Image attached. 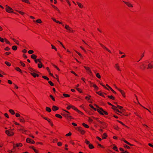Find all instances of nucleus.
Wrapping results in <instances>:
<instances>
[{"label":"nucleus","mask_w":153,"mask_h":153,"mask_svg":"<svg viewBox=\"0 0 153 153\" xmlns=\"http://www.w3.org/2000/svg\"><path fill=\"white\" fill-rule=\"evenodd\" d=\"M31 140L29 138H27L26 140V141L27 143H30Z\"/></svg>","instance_id":"obj_27"},{"label":"nucleus","mask_w":153,"mask_h":153,"mask_svg":"<svg viewBox=\"0 0 153 153\" xmlns=\"http://www.w3.org/2000/svg\"><path fill=\"white\" fill-rule=\"evenodd\" d=\"M89 148L90 149H93V148H94V146L91 144H89Z\"/></svg>","instance_id":"obj_26"},{"label":"nucleus","mask_w":153,"mask_h":153,"mask_svg":"<svg viewBox=\"0 0 153 153\" xmlns=\"http://www.w3.org/2000/svg\"><path fill=\"white\" fill-rule=\"evenodd\" d=\"M68 30L70 32H73V30H71V28L70 27H69V28Z\"/></svg>","instance_id":"obj_62"},{"label":"nucleus","mask_w":153,"mask_h":153,"mask_svg":"<svg viewBox=\"0 0 153 153\" xmlns=\"http://www.w3.org/2000/svg\"><path fill=\"white\" fill-rule=\"evenodd\" d=\"M28 69H29V70L31 72H32L33 71L36 72H36V71H35L33 69V68H32L30 67H29L28 68Z\"/></svg>","instance_id":"obj_22"},{"label":"nucleus","mask_w":153,"mask_h":153,"mask_svg":"<svg viewBox=\"0 0 153 153\" xmlns=\"http://www.w3.org/2000/svg\"><path fill=\"white\" fill-rule=\"evenodd\" d=\"M82 125L84 126L86 128H88L89 127V126L87 124H85V123H83Z\"/></svg>","instance_id":"obj_31"},{"label":"nucleus","mask_w":153,"mask_h":153,"mask_svg":"<svg viewBox=\"0 0 153 153\" xmlns=\"http://www.w3.org/2000/svg\"><path fill=\"white\" fill-rule=\"evenodd\" d=\"M51 19L54 21L55 22H56L57 23H59V24H62V23L61 22H60L56 20L54 18H52Z\"/></svg>","instance_id":"obj_14"},{"label":"nucleus","mask_w":153,"mask_h":153,"mask_svg":"<svg viewBox=\"0 0 153 153\" xmlns=\"http://www.w3.org/2000/svg\"><path fill=\"white\" fill-rule=\"evenodd\" d=\"M123 141L124 142H125L126 143H127V144H130V143H128V142L126 141V140H123Z\"/></svg>","instance_id":"obj_56"},{"label":"nucleus","mask_w":153,"mask_h":153,"mask_svg":"<svg viewBox=\"0 0 153 153\" xmlns=\"http://www.w3.org/2000/svg\"><path fill=\"white\" fill-rule=\"evenodd\" d=\"M46 110L47 111L49 112H51V108L48 107H46Z\"/></svg>","instance_id":"obj_13"},{"label":"nucleus","mask_w":153,"mask_h":153,"mask_svg":"<svg viewBox=\"0 0 153 153\" xmlns=\"http://www.w3.org/2000/svg\"><path fill=\"white\" fill-rule=\"evenodd\" d=\"M12 48L13 50L16 51L17 49V47L15 45L13 46H12Z\"/></svg>","instance_id":"obj_21"},{"label":"nucleus","mask_w":153,"mask_h":153,"mask_svg":"<svg viewBox=\"0 0 153 153\" xmlns=\"http://www.w3.org/2000/svg\"><path fill=\"white\" fill-rule=\"evenodd\" d=\"M48 83L50 84V85H51V86H53L54 84L51 81H49Z\"/></svg>","instance_id":"obj_42"},{"label":"nucleus","mask_w":153,"mask_h":153,"mask_svg":"<svg viewBox=\"0 0 153 153\" xmlns=\"http://www.w3.org/2000/svg\"><path fill=\"white\" fill-rule=\"evenodd\" d=\"M91 86L95 88H97V86L94 84L91 83Z\"/></svg>","instance_id":"obj_36"},{"label":"nucleus","mask_w":153,"mask_h":153,"mask_svg":"<svg viewBox=\"0 0 153 153\" xmlns=\"http://www.w3.org/2000/svg\"><path fill=\"white\" fill-rule=\"evenodd\" d=\"M5 133L8 135L10 136H12L14 134L13 129H10L9 130H6Z\"/></svg>","instance_id":"obj_1"},{"label":"nucleus","mask_w":153,"mask_h":153,"mask_svg":"<svg viewBox=\"0 0 153 153\" xmlns=\"http://www.w3.org/2000/svg\"><path fill=\"white\" fill-rule=\"evenodd\" d=\"M52 6L53 7V8H54L55 9H56V10H57L59 12V10L56 7V6H54V5H52Z\"/></svg>","instance_id":"obj_40"},{"label":"nucleus","mask_w":153,"mask_h":153,"mask_svg":"<svg viewBox=\"0 0 153 153\" xmlns=\"http://www.w3.org/2000/svg\"><path fill=\"white\" fill-rule=\"evenodd\" d=\"M69 27L68 25H65V28L66 29L68 30Z\"/></svg>","instance_id":"obj_58"},{"label":"nucleus","mask_w":153,"mask_h":153,"mask_svg":"<svg viewBox=\"0 0 153 153\" xmlns=\"http://www.w3.org/2000/svg\"><path fill=\"white\" fill-rule=\"evenodd\" d=\"M16 146L18 147H21V146H22V144L21 143H19V144H16Z\"/></svg>","instance_id":"obj_45"},{"label":"nucleus","mask_w":153,"mask_h":153,"mask_svg":"<svg viewBox=\"0 0 153 153\" xmlns=\"http://www.w3.org/2000/svg\"><path fill=\"white\" fill-rule=\"evenodd\" d=\"M85 143L87 144H90L89 143V142L87 140H85Z\"/></svg>","instance_id":"obj_52"},{"label":"nucleus","mask_w":153,"mask_h":153,"mask_svg":"<svg viewBox=\"0 0 153 153\" xmlns=\"http://www.w3.org/2000/svg\"><path fill=\"white\" fill-rule=\"evenodd\" d=\"M30 148L32 149H33L34 151V152L36 153H37V152H38V151L37 150H36V149H34L33 148V146H31L30 147Z\"/></svg>","instance_id":"obj_33"},{"label":"nucleus","mask_w":153,"mask_h":153,"mask_svg":"<svg viewBox=\"0 0 153 153\" xmlns=\"http://www.w3.org/2000/svg\"><path fill=\"white\" fill-rule=\"evenodd\" d=\"M96 75L98 78L100 79L101 78V76L99 73H96Z\"/></svg>","instance_id":"obj_30"},{"label":"nucleus","mask_w":153,"mask_h":153,"mask_svg":"<svg viewBox=\"0 0 153 153\" xmlns=\"http://www.w3.org/2000/svg\"><path fill=\"white\" fill-rule=\"evenodd\" d=\"M30 74L34 77H35L36 76V74L34 72H31Z\"/></svg>","instance_id":"obj_28"},{"label":"nucleus","mask_w":153,"mask_h":153,"mask_svg":"<svg viewBox=\"0 0 153 153\" xmlns=\"http://www.w3.org/2000/svg\"><path fill=\"white\" fill-rule=\"evenodd\" d=\"M16 117H20V114L17 113L16 114Z\"/></svg>","instance_id":"obj_61"},{"label":"nucleus","mask_w":153,"mask_h":153,"mask_svg":"<svg viewBox=\"0 0 153 153\" xmlns=\"http://www.w3.org/2000/svg\"><path fill=\"white\" fill-rule=\"evenodd\" d=\"M100 45L103 48L105 49L107 51L111 53V52L109 50H108L107 48H106L105 46H104L103 45L101 44H100Z\"/></svg>","instance_id":"obj_7"},{"label":"nucleus","mask_w":153,"mask_h":153,"mask_svg":"<svg viewBox=\"0 0 153 153\" xmlns=\"http://www.w3.org/2000/svg\"><path fill=\"white\" fill-rule=\"evenodd\" d=\"M52 109L53 111H55L58 110L59 109V108L56 106L55 105H53L52 107Z\"/></svg>","instance_id":"obj_9"},{"label":"nucleus","mask_w":153,"mask_h":153,"mask_svg":"<svg viewBox=\"0 0 153 153\" xmlns=\"http://www.w3.org/2000/svg\"><path fill=\"white\" fill-rule=\"evenodd\" d=\"M38 67L39 68H41L42 67V63H38Z\"/></svg>","instance_id":"obj_24"},{"label":"nucleus","mask_w":153,"mask_h":153,"mask_svg":"<svg viewBox=\"0 0 153 153\" xmlns=\"http://www.w3.org/2000/svg\"><path fill=\"white\" fill-rule=\"evenodd\" d=\"M114 108L113 107L112 108L116 112H118L119 113H120V112L119 111L118 109H117L116 108V107H114Z\"/></svg>","instance_id":"obj_18"},{"label":"nucleus","mask_w":153,"mask_h":153,"mask_svg":"<svg viewBox=\"0 0 153 153\" xmlns=\"http://www.w3.org/2000/svg\"><path fill=\"white\" fill-rule=\"evenodd\" d=\"M4 116L7 118H9V116L7 113H5L4 114Z\"/></svg>","instance_id":"obj_60"},{"label":"nucleus","mask_w":153,"mask_h":153,"mask_svg":"<svg viewBox=\"0 0 153 153\" xmlns=\"http://www.w3.org/2000/svg\"><path fill=\"white\" fill-rule=\"evenodd\" d=\"M96 93L100 96H102V93H101L100 92V91L97 92Z\"/></svg>","instance_id":"obj_46"},{"label":"nucleus","mask_w":153,"mask_h":153,"mask_svg":"<svg viewBox=\"0 0 153 153\" xmlns=\"http://www.w3.org/2000/svg\"><path fill=\"white\" fill-rule=\"evenodd\" d=\"M69 27L68 25H65V28L66 29L68 30Z\"/></svg>","instance_id":"obj_57"},{"label":"nucleus","mask_w":153,"mask_h":153,"mask_svg":"<svg viewBox=\"0 0 153 153\" xmlns=\"http://www.w3.org/2000/svg\"><path fill=\"white\" fill-rule=\"evenodd\" d=\"M55 116L56 117L60 118H62V117L61 116L58 114H56Z\"/></svg>","instance_id":"obj_23"},{"label":"nucleus","mask_w":153,"mask_h":153,"mask_svg":"<svg viewBox=\"0 0 153 153\" xmlns=\"http://www.w3.org/2000/svg\"><path fill=\"white\" fill-rule=\"evenodd\" d=\"M65 111L67 113H68V114H66V115H67V117H68L71 118V117L70 116V115H69V114H69V113L68 111H65Z\"/></svg>","instance_id":"obj_34"},{"label":"nucleus","mask_w":153,"mask_h":153,"mask_svg":"<svg viewBox=\"0 0 153 153\" xmlns=\"http://www.w3.org/2000/svg\"><path fill=\"white\" fill-rule=\"evenodd\" d=\"M84 67L85 69L87 71L88 73L89 74H90L91 75L92 74V72L91 71L90 69V68L88 67L85 66H84Z\"/></svg>","instance_id":"obj_4"},{"label":"nucleus","mask_w":153,"mask_h":153,"mask_svg":"<svg viewBox=\"0 0 153 153\" xmlns=\"http://www.w3.org/2000/svg\"><path fill=\"white\" fill-rule=\"evenodd\" d=\"M9 112L13 115L14 114H15V112L12 109H10L9 110Z\"/></svg>","instance_id":"obj_16"},{"label":"nucleus","mask_w":153,"mask_h":153,"mask_svg":"<svg viewBox=\"0 0 153 153\" xmlns=\"http://www.w3.org/2000/svg\"><path fill=\"white\" fill-rule=\"evenodd\" d=\"M6 10L7 12L8 13H13V9L11 7L7 5H6Z\"/></svg>","instance_id":"obj_2"},{"label":"nucleus","mask_w":153,"mask_h":153,"mask_svg":"<svg viewBox=\"0 0 153 153\" xmlns=\"http://www.w3.org/2000/svg\"><path fill=\"white\" fill-rule=\"evenodd\" d=\"M75 88L78 91L80 92V93H82V91H80V89L79 88Z\"/></svg>","instance_id":"obj_55"},{"label":"nucleus","mask_w":153,"mask_h":153,"mask_svg":"<svg viewBox=\"0 0 153 153\" xmlns=\"http://www.w3.org/2000/svg\"><path fill=\"white\" fill-rule=\"evenodd\" d=\"M115 87L116 88L121 92V94H122L123 96H124V92L121 90L120 89L118 88H117L116 86H115Z\"/></svg>","instance_id":"obj_10"},{"label":"nucleus","mask_w":153,"mask_h":153,"mask_svg":"<svg viewBox=\"0 0 153 153\" xmlns=\"http://www.w3.org/2000/svg\"><path fill=\"white\" fill-rule=\"evenodd\" d=\"M100 45L103 48L105 49L107 51L111 53V52L109 50H108L107 48H106L105 46H104L103 45L101 44H100Z\"/></svg>","instance_id":"obj_8"},{"label":"nucleus","mask_w":153,"mask_h":153,"mask_svg":"<svg viewBox=\"0 0 153 153\" xmlns=\"http://www.w3.org/2000/svg\"><path fill=\"white\" fill-rule=\"evenodd\" d=\"M57 141V139H55L53 140V143H56Z\"/></svg>","instance_id":"obj_59"},{"label":"nucleus","mask_w":153,"mask_h":153,"mask_svg":"<svg viewBox=\"0 0 153 153\" xmlns=\"http://www.w3.org/2000/svg\"><path fill=\"white\" fill-rule=\"evenodd\" d=\"M31 57L33 59H35L36 58L37 56L34 54H32L31 55Z\"/></svg>","instance_id":"obj_17"},{"label":"nucleus","mask_w":153,"mask_h":153,"mask_svg":"<svg viewBox=\"0 0 153 153\" xmlns=\"http://www.w3.org/2000/svg\"><path fill=\"white\" fill-rule=\"evenodd\" d=\"M108 97L109 98H110L111 99H112L113 100H114V97L112 96H108Z\"/></svg>","instance_id":"obj_39"},{"label":"nucleus","mask_w":153,"mask_h":153,"mask_svg":"<svg viewBox=\"0 0 153 153\" xmlns=\"http://www.w3.org/2000/svg\"><path fill=\"white\" fill-rule=\"evenodd\" d=\"M16 70L20 72H22L21 70L20 69V68L18 67H16L15 68Z\"/></svg>","instance_id":"obj_20"},{"label":"nucleus","mask_w":153,"mask_h":153,"mask_svg":"<svg viewBox=\"0 0 153 153\" xmlns=\"http://www.w3.org/2000/svg\"><path fill=\"white\" fill-rule=\"evenodd\" d=\"M50 97L52 99V100L53 101H55V99H54V98L53 97V96H52V95H50Z\"/></svg>","instance_id":"obj_47"},{"label":"nucleus","mask_w":153,"mask_h":153,"mask_svg":"<svg viewBox=\"0 0 153 153\" xmlns=\"http://www.w3.org/2000/svg\"><path fill=\"white\" fill-rule=\"evenodd\" d=\"M107 136L106 134L105 133H104L102 135V137L103 139H105Z\"/></svg>","instance_id":"obj_25"},{"label":"nucleus","mask_w":153,"mask_h":153,"mask_svg":"<svg viewBox=\"0 0 153 153\" xmlns=\"http://www.w3.org/2000/svg\"><path fill=\"white\" fill-rule=\"evenodd\" d=\"M22 1L26 3H28L29 4H30V3L29 2L28 0H22Z\"/></svg>","instance_id":"obj_35"},{"label":"nucleus","mask_w":153,"mask_h":153,"mask_svg":"<svg viewBox=\"0 0 153 153\" xmlns=\"http://www.w3.org/2000/svg\"><path fill=\"white\" fill-rule=\"evenodd\" d=\"M101 110L102 111L103 113L104 114H105V115H107L108 113L106 111H104L102 109H101Z\"/></svg>","instance_id":"obj_37"},{"label":"nucleus","mask_w":153,"mask_h":153,"mask_svg":"<svg viewBox=\"0 0 153 153\" xmlns=\"http://www.w3.org/2000/svg\"><path fill=\"white\" fill-rule=\"evenodd\" d=\"M63 95L65 97H70V95L65 94H63Z\"/></svg>","instance_id":"obj_41"},{"label":"nucleus","mask_w":153,"mask_h":153,"mask_svg":"<svg viewBox=\"0 0 153 153\" xmlns=\"http://www.w3.org/2000/svg\"><path fill=\"white\" fill-rule=\"evenodd\" d=\"M33 51L32 50H30L28 51V53L30 54H31L33 53Z\"/></svg>","instance_id":"obj_38"},{"label":"nucleus","mask_w":153,"mask_h":153,"mask_svg":"<svg viewBox=\"0 0 153 153\" xmlns=\"http://www.w3.org/2000/svg\"><path fill=\"white\" fill-rule=\"evenodd\" d=\"M153 67V65L149 63L148 65L147 69H151Z\"/></svg>","instance_id":"obj_12"},{"label":"nucleus","mask_w":153,"mask_h":153,"mask_svg":"<svg viewBox=\"0 0 153 153\" xmlns=\"http://www.w3.org/2000/svg\"><path fill=\"white\" fill-rule=\"evenodd\" d=\"M77 130L79 131L80 133L82 134H84L85 133V131L83 130L81 127H78L77 128Z\"/></svg>","instance_id":"obj_3"},{"label":"nucleus","mask_w":153,"mask_h":153,"mask_svg":"<svg viewBox=\"0 0 153 153\" xmlns=\"http://www.w3.org/2000/svg\"><path fill=\"white\" fill-rule=\"evenodd\" d=\"M113 149H114V150H115L116 151H118L117 149V148L116 146H114L113 147Z\"/></svg>","instance_id":"obj_50"},{"label":"nucleus","mask_w":153,"mask_h":153,"mask_svg":"<svg viewBox=\"0 0 153 153\" xmlns=\"http://www.w3.org/2000/svg\"><path fill=\"white\" fill-rule=\"evenodd\" d=\"M10 49V48H9L8 47H6L5 48V50H6V51H9V50Z\"/></svg>","instance_id":"obj_64"},{"label":"nucleus","mask_w":153,"mask_h":153,"mask_svg":"<svg viewBox=\"0 0 153 153\" xmlns=\"http://www.w3.org/2000/svg\"><path fill=\"white\" fill-rule=\"evenodd\" d=\"M58 145L59 146H61L62 145V143L60 142H59L57 143Z\"/></svg>","instance_id":"obj_63"},{"label":"nucleus","mask_w":153,"mask_h":153,"mask_svg":"<svg viewBox=\"0 0 153 153\" xmlns=\"http://www.w3.org/2000/svg\"><path fill=\"white\" fill-rule=\"evenodd\" d=\"M20 63L21 64V65L23 67H24L25 66V64L22 62H20Z\"/></svg>","instance_id":"obj_49"},{"label":"nucleus","mask_w":153,"mask_h":153,"mask_svg":"<svg viewBox=\"0 0 153 153\" xmlns=\"http://www.w3.org/2000/svg\"><path fill=\"white\" fill-rule=\"evenodd\" d=\"M71 132H69L68 134H67L66 135V136H69L71 135Z\"/></svg>","instance_id":"obj_48"},{"label":"nucleus","mask_w":153,"mask_h":153,"mask_svg":"<svg viewBox=\"0 0 153 153\" xmlns=\"http://www.w3.org/2000/svg\"><path fill=\"white\" fill-rule=\"evenodd\" d=\"M71 108H72L73 109L75 110H76L77 109V108H75L73 106L71 105Z\"/></svg>","instance_id":"obj_53"},{"label":"nucleus","mask_w":153,"mask_h":153,"mask_svg":"<svg viewBox=\"0 0 153 153\" xmlns=\"http://www.w3.org/2000/svg\"><path fill=\"white\" fill-rule=\"evenodd\" d=\"M101 109H102V108H99L97 109V111L100 114H101L102 115H104V114L103 113L102 111L101 110Z\"/></svg>","instance_id":"obj_11"},{"label":"nucleus","mask_w":153,"mask_h":153,"mask_svg":"<svg viewBox=\"0 0 153 153\" xmlns=\"http://www.w3.org/2000/svg\"><path fill=\"white\" fill-rule=\"evenodd\" d=\"M51 46L52 49H55L56 51L57 50L56 48L53 45H51Z\"/></svg>","instance_id":"obj_51"},{"label":"nucleus","mask_w":153,"mask_h":153,"mask_svg":"<svg viewBox=\"0 0 153 153\" xmlns=\"http://www.w3.org/2000/svg\"><path fill=\"white\" fill-rule=\"evenodd\" d=\"M4 40L5 41V42H6V43L7 44H9L10 45H11L10 42L7 40V39H5Z\"/></svg>","instance_id":"obj_43"},{"label":"nucleus","mask_w":153,"mask_h":153,"mask_svg":"<svg viewBox=\"0 0 153 153\" xmlns=\"http://www.w3.org/2000/svg\"><path fill=\"white\" fill-rule=\"evenodd\" d=\"M5 63L8 66H10L11 65L10 63L8 62H5Z\"/></svg>","instance_id":"obj_29"},{"label":"nucleus","mask_w":153,"mask_h":153,"mask_svg":"<svg viewBox=\"0 0 153 153\" xmlns=\"http://www.w3.org/2000/svg\"><path fill=\"white\" fill-rule=\"evenodd\" d=\"M53 65L56 68L58 71H60V69L58 68L55 65H54L53 64Z\"/></svg>","instance_id":"obj_54"},{"label":"nucleus","mask_w":153,"mask_h":153,"mask_svg":"<svg viewBox=\"0 0 153 153\" xmlns=\"http://www.w3.org/2000/svg\"><path fill=\"white\" fill-rule=\"evenodd\" d=\"M97 121L98 122L100 123L101 124V125H99V126L100 127H102V126H104V127H103V128H104V127L105 126V123L101 122L99 120H97Z\"/></svg>","instance_id":"obj_5"},{"label":"nucleus","mask_w":153,"mask_h":153,"mask_svg":"<svg viewBox=\"0 0 153 153\" xmlns=\"http://www.w3.org/2000/svg\"><path fill=\"white\" fill-rule=\"evenodd\" d=\"M4 39H3L0 37V41L2 42H4Z\"/></svg>","instance_id":"obj_44"},{"label":"nucleus","mask_w":153,"mask_h":153,"mask_svg":"<svg viewBox=\"0 0 153 153\" xmlns=\"http://www.w3.org/2000/svg\"><path fill=\"white\" fill-rule=\"evenodd\" d=\"M33 21L34 22H36L39 23H40L42 22V21H41V20L40 19H38L36 21Z\"/></svg>","instance_id":"obj_19"},{"label":"nucleus","mask_w":153,"mask_h":153,"mask_svg":"<svg viewBox=\"0 0 153 153\" xmlns=\"http://www.w3.org/2000/svg\"><path fill=\"white\" fill-rule=\"evenodd\" d=\"M19 120L21 122H24V120L23 117H20Z\"/></svg>","instance_id":"obj_32"},{"label":"nucleus","mask_w":153,"mask_h":153,"mask_svg":"<svg viewBox=\"0 0 153 153\" xmlns=\"http://www.w3.org/2000/svg\"><path fill=\"white\" fill-rule=\"evenodd\" d=\"M123 2L126 4L129 7H133L132 5L129 2L123 1Z\"/></svg>","instance_id":"obj_6"},{"label":"nucleus","mask_w":153,"mask_h":153,"mask_svg":"<svg viewBox=\"0 0 153 153\" xmlns=\"http://www.w3.org/2000/svg\"><path fill=\"white\" fill-rule=\"evenodd\" d=\"M77 3L78 6L80 8H82L83 7V6L80 3L78 2H77Z\"/></svg>","instance_id":"obj_15"}]
</instances>
